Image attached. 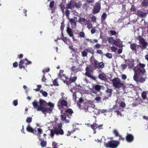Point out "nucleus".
Segmentation results:
<instances>
[{"label": "nucleus", "instance_id": "56", "mask_svg": "<svg viewBox=\"0 0 148 148\" xmlns=\"http://www.w3.org/2000/svg\"><path fill=\"white\" fill-rule=\"evenodd\" d=\"M71 70L72 72H76L77 69L75 68V66H73L71 68Z\"/></svg>", "mask_w": 148, "mask_h": 148}, {"label": "nucleus", "instance_id": "29", "mask_svg": "<svg viewBox=\"0 0 148 148\" xmlns=\"http://www.w3.org/2000/svg\"><path fill=\"white\" fill-rule=\"evenodd\" d=\"M113 44L118 47H120L121 46V44L119 42L115 40L114 41Z\"/></svg>", "mask_w": 148, "mask_h": 148}, {"label": "nucleus", "instance_id": "20", "mask_svg": "<svg viewBox=\"0 0 148 148\" xmlns=\"http://www.w3.org/2000/svg\"><path fill=\"white\" fill-rule=\"evenodd\" d=\"M97 126L98 124L96 123H94L93 124L91 125V127L93 130L94 134H95L96 132V130L97 128Z\"/></svg>", "mask_w": 148, "mask_h": 148}, {"label": "nucleus", "instance_id": "63", "mask_svg": "<svg viewBox=\"0 0 148 148\" xmlns=\"http://www.w3.org/2000/svg\"><path fill=\"white\" fill-rule=\"evenodd\" d=\"M91 18L92 22H96V18L94 16H92L91 17Z\"/></svg>", "mask_w": 148, "mask_h": 148}, {"label": "nucleus", "instance_id": "50", "mask_svg": "<svg viewBox=\"0 0 148 148\" xmlns=\"http://www.w3.org/2000/svg\"><path fill=\"white\" fill-rule=\"evenodd\" d=\"M50 71V69L49 68H47L44 69L42 71L43 73L45 74V73L48 72Z\"/></svg>", "mask_w": 148, "mask_h": 148}, {"label": "nucleus", "instance_id": "48", "mask_svg": "<svg viewBox=\"0 0 148 148\" xmlns=\"http://www.w3.org/2000/svg\"><path fill=\"white\" fill-rule=\"evenodd\" d=\"M87 52L86 50V49L82 52V55L83 57H85L87 56Z\"/></svg>", "mask_w": 148, "mask_h": 148}, {"label": "nucleus", "instance_id": "6", "mask_svg": "<svg viewBox=\"0 0 148 148\" xmlns=\"http://www.w3.org/2000/svg\"><path fill=\"white\" fill-rule=\"evenodd\" d=\"M31 61H28L27 59H21L19 62L18 64L19 67L20 69H25V66L27 65L31 64Z\"/></svg>", "mask_w": 148, "mask_h": 148}, {"label": "nucleus", "instance_id": "12", "mask_svg": "<svg viewBox=\"0 0 148 148\" xmlns=\"http://www.w3.org/2000/svg\"><path fill=\"white\" fill-rule=\"evenodd\" d=\"M62 71L61 70L60 71V73L59 74L58 76L59 78L60 79L62 80L64 83H66L67 81L68 80L69 78L65 76L64 74H63L62 73H61Z\"/></svg>", "mask_w": 148, "mask_h": 148}, {"label": "nucleus", "instance_id": "58", "mask_svg": "<svg viewBox=\"0 0 148 148\" xmlns=\"http://www.w3.org/2000/svg\"><path fill=\"white\" fill-rule=\"evenodd\" d=\"M110 32L111 34L112 35H115L117 34L116 32V31L112 30H110Z\"/></svg>", "mask_w": 148, "mask_h": 148}, {"label": "nucleus", "instance_id": "22", "mask_svg": "<svg viewBox=\"0 0 148 148\" xmlns=\"http://www.w3.org/2000/svg\"><path fill=\"white\" fill-rule=\"evenodd\" d=\"M134 64V61L133 60H129L128 63L129 68L130 69H132L133 68Z\"/></svg>", "mask_w": 148, "mask_h": 148}, {"label": "nucleus", "instance_id": "19", "mask_svg": "<svg viewBox=\"0 0 148 148\" xmlns=\"http://www.w3.org/2000/svg\"><path fill=\"white\" fill-rule=\"evenodd\" d=\"M66 32L71 37H73L74 36V35L73 31L71 28L69 27H67Z\"/></svg>", "mask_w": 148, "mask_h": 148}, {"label": "nucleus", "instance_id": "47", "mask_svg": "<svg viewBox=\"0 0 148 148\" xmlns=\"http://www.w3.org/2000/svg\"><path fill=\"white\" fill-rule=\"evenodd\" d=\"M62 39L65 43H67V41L69 40V39L65 37L62 38Z\"/></svg>", "mask_w": 148, "mask_h": 148}, {"label": "nucleus", "instance_id": "57", "mask_svg": "<svg viewBox=\"0 0 148 148\" xmlns=\"http://www.w3.org/2000/svg\"><path fill=\"white\" fill-rule=\"evenodd\" d=\"M69 49L73 52H75L76 51L75 49L73 48V46L72 45L69 46Z\"/></svg>", "mask_w": 148, "mask_h": 148}, {"label": "nucleus", "instance_id": "45", "mask_svg": "<svg viewBox=\"0 0 148 148\" xmlns=\"http://www.w3.org/2000/svg\"><path fill=\"white\" fill-rule=\"evenodd\" d=\"M54 4V1H52L49 4V7L51 9L53 8Z\"/></svg>", "mask_w": 148, "mask_h": 148}, {"label": "nucleus", "instance_id": "4", "mask_svg": "<svg viewBox=\"0 0 148 148\" xmlns=\"http://www.w3.org/2000/svg\"><path fill=\"white\" fill-rule=\"evenodd\" d=\"M113 85L115 88L119 89L123 88L124 84L122 82L121 79L118 77H115L112 80Z\"/></svg>", "mask_w": 148, "mask_h": 148}, {"label": "nucleus", "instance_id": "2", "mask_svg": "<svg viewBox=\"0 0 148 148\" xmlns=\"http://www.w3.org/2000/svg\"><path fill=\"white\" fill-rule=\"evenodd\" d=\"M39 103L40 105L37 108V111H41L43 113L46 112L50 113L52 112L54 107L53 103L51 102L48 103L46 101L42 99H40Z\"/></svg>", "mask_w": 148, "mask_h": 148}, {"label": "nucleus", "instance_id": "15", "mask_svg": "<svg viewBox=\"0 0 148 148\" xmlns=\"http://www.w3.org/2000/svg\"><path fill=\"white\" fill-rule=\"evenodd\" d=\"M148 14V12L146 13H145L140 11V10H138L137 11L136 14L140 17L145 18L146 16Z\"/></svg>", "mask_w": 148, "mask_h": 148}, {"label": "nucleus", "instance_id": "18", "mask_svg": "<svg viewBox=\"0 0 148 148\" xmlns=\"http://www.w3.org/2000/svg\"><path fill=\"white\" fill-rule=\"evenodd\" d=\"M98 78L102 80L106 81L107 79L106 75L104 73H102L99 74Z\"/></svg>", "mask_w": 148, "mask_h": 148}, {"label": "nucleus", "instance_id": "37", "mask_svg": "<svg viewBox=\"0 0 148 148\" xmlns=\"http://www.w3.org/2000/svg\"><path fill=\"white\" fill-rule=\"evenodd\" d=\"M40 92L41 93L42 96L44 97H47L48 95V93L46 91H44L42 90H41L40 91Z\"/></svg>", "mask_w": 148, "mask_h": 148}, {"label": "nucleus", "instance_id": "1", "mask_svg": "<svg viewBox=\"0 0 148 148\" xmlns=\"http://www.w3.org/2000/svg\"><path fill=\"white\" fill-rule=\"evenodd\" d=\"M145 64L139 63L137 66L133 69L134 74L133 76L134 80L140 83L144 82L147 78L145 77H143L142 75H144L145 72L144 69Z\"/></svg>", "mask_w": 148, "mask_h": 148}, {"label": "nucleus", "instance_id": "59", "mask_svg": "<svg viewBox=\"0 0 148 148\" xmlns=\"http://www.w3.org/2000/svg\"><path fill=\"white\" fill-rule=\"evenodd\" d=\"M101 47V45L99 44H97L95 45L94 48H96V49H99Z\"/></svg>", "mask_w": 148, "mask_h": 148}, {"label": "nucleus", "instance_id": "36", "mask_svg": "<svg viewBox=\"0 0 148 148\" xmlns=\"http://www.w3.org/2000/svg\"><path fill=\"white\" fill-rule=\"evenodd\" d=\"M113 133L116 137H118L120 135L118 131L116 129H114L113 130Z\"/></svg>", "mask_w": 148, "mask_h": 148}, {"label": "nucleus", "instance_id": "24", "mask_svg": "<svg viewBox=\"0 0 148 148\" xmlns=\"http://www.w3.org/2000/svg\"><path fill=\"white\" fill-rule=\"evenodd\" d=\"M141 5L143 7H146L148 6V0H143Z\"/></svg>", "mask_w": 148, "mask_h": 148}, {"label": "nucleus", "instance_id": "16", "mask_svg": "<svg viewBox=\"0 0 148 148\" xmlns=\"http://www.w3.org/2000/svg\"><path fill=\"white\" fill-rule=\"evenodd\" d=\"M140 47V46L136 44L135 43H132L130 45V48L132 51H136L139 47Z\"/></svg>", "mask_w": 148, "mask_h": 148}, {"label": "nucleus", "instance_id": "38", "mask_svg": "<svg viewBox=\"0 0 148 148\" xmlns=\"http://www.w3.org/2000/svg\"><path fill=\"white\" fill-rule=\"evenodd\" d=\"M118 137H119V138L117 140H118L119 142H120V141L121 140L124 141L125 140V138L122 135H119V136H118Z\"/></svg>", "mask_w": 148, "mask_h": 148}, {"label": "nucleus", "instance_id": "64", "mask_svg": "<svg viewBox=\"0 0 148 148\" xmlns=\"http://www.w3.org/2000/svg\"><path fill=\"white\" fill-rule=\"evenodd\" d=\"M18 104V101L17 100H14L13 101V105L15 106H16Z\"/></svg>", "mask_w": 148, "mask_h": 148}, {"label": "nucleus", "instance_id": "43", "mask_svg": "<svg viewBox=\"0 0 148 148\" xmlns=\"http://www.w3.org/2000/svg\"><path fill=\"white\" fill-rule=\"evenodd\" d=\"M79 36L81 38H84L85 36V34L83 32H81L79 33Z\"/></svg>", "mask_w": 148, "mask_h": 148}, {"label": "nucleus", "instance_id": "52", "mask_svg": "<svg viewBox=\"0 0 148 148\" xmlns=\"http://www.w3.org/2000/svg\"><path fill=\"white\" fill-rule=\"evenodd\" d=\"M105 56L109 58H111L112 57L111 54L109 53H106L105 54Z\"/></svg>", "mask_w": 148, "mask_h": 148}, {"label": "nucleus", "instance_id": "9", "mask_svg": "<svg viewBox=\"0 0 148 148\" xmlns=\"http://www.w3.org/2000/svg\"><path fill=\"white\" fill-rule=\"evenodd\" d=\"M60 113L61 114H63L64 115L70 118L72 115V114L73 113V112L71 109L68 108L66 110L64 113H63V110H61Z\"/></svg>", "mask_w": 148, "mask_h": 148}, {"label": "nucleus", "instance_id": "3", "mask_svg": "<svg viewBox=\"0 0 148 148\" xmlns=\"http://www.w3.org/2000/svg\"><path fill=\"white\" fill-rule=\"evenodd\" d=\"M82 5V3L80 1L77 3L74 0H71L66 5V9L72 10L75 8H79Z\"/></svg>", "mask_w": 148, "mask_h": 148}, {"label": "nucleus", "instance_id": "13", "mask_svg": "<svg viewBox=\"0 0 148 148\" xmlns=\"http://www.w3.org/2000/svg\"><path fill=\"white\" fill-rule=\"evenodd\" d=\"M143 102L142 99L140 97H138L136 98L134 102H133L132 106L133 107H136L140 105Z\"/></svg>", "mask_w": 148, "mask_h": 148}, {"label": "nucleus", "instance_id": "5", "mask_svg": "<svg viewBox=\"0 0 148 148\" xmlns=\"http://www.w3.org/2000/svg\"><path fill=\"white\" fill-rule=\"evenodd\" d=\"M118 140H111L107 143H104V146L107 148H116L120 144Z\"/></svg>", "mask_w": 148, "mask_h": 148}, {"label": "nucleus", "instance_id": "54", "mask_svg": "<svg viewBox=\"0 0 148 148\" xmlns=\"http://www.w3.org/2000/svg\"><path fill=\"white\" fill-rule=\"evenodd\" d=\"M126 104L124 102H122L120 103V106L122 108H124Z\"/></svg>", "mask_w": 148, "mask_h": 148}, {"label": "nucleus", "instance_id": "60", "mask_svg": "<svg viewBox=\"0 0 148 148\" xmlns=\"http://www.w3.org/2000/svg\"><path fill=\"white\" fill-rule=\"evenodd\" d=\"M131 11L134 12H135L136 11V9L134 6H132V7L131 8Z\"/></svg>", "mask_w": 148, "mask_h": 148}, {"label": "nucleus", "instance_id": "26", "mask_svg": "<svg viewBox=\"0 0 148 148\" xmlns=\"http://www.w3.org/2000/svg\"><path fill=\"white\" fill-rule=\"evenodd\" d=\"M69 22L72 25H73L74 26L76 25V22L75 20L73 18H71L69 19Z\"/></svg>", "mask_w": 148, "mask_h": 148}, {"label": "nucleus", "instance_id": "51", "mask_svg": "<svg viewBox=\"0 0 148 148\" xmlns=\"http://www.w3.org/2000/svg\"><path fill=\"white\" fill-rule=\"evenodd\" d=\"M111 49L113 52H115L117 50V48L114 46H112L111 47Z\"/></svg>", "mask_w": 148, "mask_h": 148}, {"label": "nucleus", "instance_id": "62", "mask_svg": "<svg viewBox=\"0 0 148 148\" xmlns=\"http://www.w3.org/2000/svg\"><path fill=\"white\" fill-rule=\"evenodd\" d=\"M85 70L86 71V72H90L92 71L91 70L90 68L88 66H87Z\"/></svg>", "mask_w": 148, "mask_h": 148}, {"label": "nucleus", "instance_id": "44", "mask_svg": "<svg viewBox=\"0 0 148 148\" xmlns=\"http://www.w3.org/2000/svg\"><path fill=\"white\" fill-rule=\"evenodd\" d=\"M88 5L87 3H84L83 4V8L85 10H87L88 8Z\"/></svg>", "mask_w": 148, "mask_h": 148}, {"label": "nucleus", "instance_id": "35", "mask_svg": "<svg viewBox=\"0 0 148 148\" xmlns=\"http://www.w3.org/2000/svg\"><path fill=\"white\" fill-rule=\"evenodd\" d=\"M33 129L31 127V126L29 125H28L26 128L27 130L30 132L31 133L33 131Z\"/></svg>", "mask_w": 148, "mask_h": 148}, {"label": "nucleus", "instance_id": "11", "mask_svg": "<svg viewBox=\"0 0 148 148\" xmlns=\"http://www.w3.org/2000/svg\"><path fill=\"white\" fill-rule=\"evenodd\" d=\"M137 39L139 41L140 44L142 45L143 49H145L148 43L145 41V40L143 38L141 37L140 36H139L137 38Z\"/></svg>", "mask_w": 148, "mask_h": 148}, {"label": "nucleus", "instance_id": "28", "mask_svg": "<svg viewBox=\"0 0 148 148\" xmlns=\"http://www.w3.org/2000/svg\"><path fill=\"white\" fill-rule=\"evenodd\" d=\"M141 97L144 100L147 98V93L146 91H143L141 93Z\"/></svg>", "mask_w": 148, "mask_h": 148}, {"label": "nucleus", "instance_id": "53", "mask_svg": "<svg viewBox=\"0 0 148 148\" xmlns=\"http://www.w3.org/2000/svg\"><path fill=\"white\" fill-rule=\"evenodd\" d=\"M37 130L38 131L37 134H41L42 133V130L40 128H38L37 129Z\"/></svg>", "mask_w": 148, "mask_h": 148}, {"label": "nucleus", "instance_id": "30", "mask_svg": "<svg viewBox=\"0 0 148 148\" xmlns=\"http://www.w3.org/2000/svg\"><path fill=\"white\" fill-rule=\"evenodd\" d=\"M104 67V63L102 62H101L99 63H98V66L97 68L98 69H102Z\"/></svg>", "mask_w": 148, "mask_h": 148}, {"label": "nucleus", "instance_id": "21", "mask_svg": "<svg viewBox=\"0 0 148 148\" xmlns=\"http://www.w3.org/2000/svg\"><path fill=\"white\" fill-rule=\"evenodd\" d=\"M66 116L64 115L61 114L60 115L61 119L63 121H65V122L66 123H68L69 122V121L66 119Z\"/></svg>", "mask_w": 148, "mask_h": 148}, {"label": "nucleus", "instance_id": "61", "mask_svg": "<svg viewBox=\"0 0 148 148\" xmlns=\"http://www.w3.org/2000/svg\"><path fill=\"white\" fill-rule=\"evenodd\" d=\"M85 74V75L88 77H91V75L90 73V72H86Z\"/></svg>", "mask_w": 148, "mask_h": 148}, {"label": "nucleus", "instance_id": "7", "mask_svg": "<svg viewBox=\"0 0 148 148\" xmlns=\"http://www.w3.org/2000/svg\"><path fill=\"white\" fill-rule=\"evenodd\" d=\"M63 97L60 99L58 103V106L60 109L64 108V107H67L68 103L67 101L63 99Z\"/></svg>", "mask_w": 148, "mask_h": 148}, {"label": "nucleus", "instance_id": "25", "mask_svg": "<svg viewBox=\"0 0 148 148\" xmlns=\"http://www.w3.org/2000/svg\"><path fill=\"white\" fill-rule=\"evenodd\" d=\"M40 141V145L41 147L43 148L45 147L47 144V141L43 140H41Z\"/></svg>", "mask_w": 148, "mask_h": 148}, {"label": "nucleus", "instance_id": "46", "mask_svg": "<svg viewBox=\"0 0 148 148\" xmlns=\"http://www.w3.org/2000/svg\"><path fill=\"white\" fill-rule=\"evenodd\" d=\"M69 9H66V10L65 12V15L68 17L69 16L70 14V11L68 10Z\"/></svg>", "mask_w": 148, "mask_h": 148}, {"label": "nucleus", "instance_id": "23", "mask_svg": "<svg viewBox=\"0 0 148 148\" xmlns=\"http://www.w3.org/2000/svg\"><path fill=\"white\" fill-rule=\"evenodd\" d=\"M112 89L107 88V90H106V93L107 94L109 97H110L112 94Z\"/></svg>", "mask_w": 148, "mask_h": 148}, {"label": "nucleus", "instance_id": "27", "mask_svg": "<svg viewBox=\"0 0 148 148\" xmlns=\"http://www.w3.org/2000/svg\"><path fill=\"white\" fill-rule=\"evenodd\" d=\"M78 22L82 24L83 23V22H87V21L84 18L80 17L79 18Z\"/></svg>", "mask_w": 148, "mask_h": 148}, {"label": "nucleus", "instance_id": "17", "mask_svg": "<svg viewBox=\"0 0 148 148\" xmlns=\"http://www.w3.org/2000/svg\"><path fill=\"white\" fill-rule=\"evenodd\" d=\"M77 79V77L76 76L71 77L70 79H69L67 81V82H66V84L67 85H69L71 83L75 82Z\"/></svg>", "mask_w": 148, "mask_h": 148}, {"label": "nucleus", "instance_id": "31", "mask_svg": "<svg viewBox=\"0 0 148 148\" xmlns=\"http://www.w3.org/2000/svg\"><path fill=\"white\" fill-rule=\"evenodd\" d=\"M94 89L97 91H99L101 89V86L99 85H96L94 87Z\"/></svg>", "mask_w": 148, "mask_h": 148}, {"label": "nucleus", "instance_id": "40", "mask_svg": "<svg viewBox=\"0 0 148 148\" xmlns=\"http://www.w3.org/2000/svg\"><path fill=\"white\" fill-rule=\"evenodd\" d=\"M57 79H55L53 81V85L55 86H59V84L57 81Z\"/></svg>", "mask_w": 148, "mask_h": 148}, {"label": "nucleus", "instance_id": "10", "mask_svg": "<svg viewBox=\"0 0 148 148\" xmlns=\"http://www.w3.org/2000/svg\"><path fill=\"white\" fill-rule=\"evenodd\" d=\"M101 8V3L98 2H97L94 7L92 14H95L99 13Z\"/></svg>", "mask_w": 148, "mask_h": 148}, {"label": "nucleus", "instance_id": "8", "mask_svg": "<svg viewBox=\"0 0 148 148\" xmlns=\"http://www.w3.org/2000/svg\"><path fill=\"white\" fill-rule=\"evenodd\" d=\"M62 124L60 123L58 125L57 127L55 128L56 135H62L64 134V131L62 129Z\"/></svg>", "mask_w": 148, "mask_h": 148}, {"label": "nucleus", "instance_id": "55", "mask_svg": "<svg viewBox=\"0 0 148 148\" xmlns=\"http://www.w3.org/2000/svg\"><path fill=\"white\" fill-rule=\"evenodd\" d=\"M87 27L88 28L90 29L92 27V25L90 23H87Z\"/></svg>", "mask_w": 148, "mask_h": 148}, {"label": "nucleus", "instance_id": "34", "mask_svg": "<svg viewBox=\"0 0 148 148\" xmlns=\"http://www.w3.org/2000/svg\"><path fill=\"white\" fill-rule=\"evenodd\" d=\"M55 129V128L54 129H51L50 130L51 133L50 135L51 137H53L55 134H56Z\"/></svg>", "mask_w": 148, "mask_h": 148}, {"label": "nucleus", "instance_id": "39", "mask_svg": "<svg viewBox=\"0 0 148 148\" xmlns=\"http://www.w3.org/2000/svg\"><path fill=\"white\" fill-rule=\"evenodd\" d=\"M32 104L34 108L37 109L38 106V103L36 102V100H35L34 102H33Z\"/></svg>", "mask_w": 148, "mask_h": 148}, {"label": "nucleus", "instance_id": "32", "mask_svg": "<svg viewBox=\"0 0 148 148\" xmlns=\"http://www.w3.org/2000/svg\"><path fill=\"white\" fill-rule=\"evenodd\" d=\"M107 40L108 43L109 44L113 43L114 41V39L112 37H108L107 38Z\"/></svg>", "mask_w": 148, "mask_h": 148}, {"label": "nucleus", "instance_id": "14", "mask_svg": "<svg viewBox=\"0 0 148 148\" xmlns=\"http://www.w3.org/2000/svg\"><path fill=\"white\" fill-rule=\"evenodd\" d=\"M134 140V137L133 135L128 133H127L126 140L128 142L131 143Z\"/></svg>", "mask_w": 148, "mask_h": 148}, {"label": "nucleus", "instance_id": "42", "mask_svg": "<svg viewBox=\"0 0 148 148\" xmlns=\"http://www.w3.org/2000/svg\"><path fill=\"white\" fill-rule=\"evenodd\" d=\"M107 15L106 14L105 12H104L101 16V19L102 20H105L107 18Z\"/></svg>", "mask_w": 148, "mask_h": 148}, {"label": "nucleus", "instance_id": "49", "mask_svg": "<svg viewBox=\"0 0 148 148\" xmlns=\"http://www.w3.org/2000/svg\"><path fill=\"white\" fill-rule=\"evenodd\" d=\"M32 117H28L26 119V122L27 123H30L32 121Z\"/></svg>", "mask_w": 148, "mask_h": 148}, {"label": "nucleus", "instance_id": "33", "mask_svg": "<svg viewBox=\"0 0 148 148\" xmlns=\"http://www.w3.org/2000/svg\"><path fill=\"white\" fill-rule=\"evenodd\" d=\"M52 146L53 148H58V147L59 146V145H58V143H57L54 141L52 143Z\"/></svg>", "mask_w": 148, "mask_h": 148}, {"label": "nucleus", "instance_id": "41", "mask_svg": "<svg viewBox=\"0 0 148 148\" xmlns=\"http://www.w3.org/2000/svg\"><path fill=\"white\" fill-rule=\"evenodd\" d=\"M99 62L96 60H95L94 61L93 63V66L94 67L96 68H97L98 66Z\"/></svg>", "mask_w": 148, "mask_h": 148}]
</instances>
